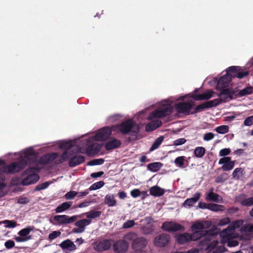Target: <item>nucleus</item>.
<instances>
[{
	"instance_id": "obj_55",
	"label": "nucleus",
	"mask_w": 253,
	"mask_h": 253,
	"mask_svg": "<svg viewBox=\"0 0 253 253\" xmlns=\"http://www.w3.org/2000/svg\"><path fill=\"white\" fill-rule=\"evenodd\" d=\"M230 222V219L229 217H225L220 219L218 223V225L220 226H224L228 224Z\"/></svg>"
},
{
	"instance_id": "obj_20",
	"label": "nucleus",
	"mask_w": 253,
	"mask_h": 253,
	"mask_svg": "<svg viewBox=\"0 0 253 253\" xmlns=\"http://www.w3.org/2000/svg\"><path fill=\"white\" fill-rule=\"evenodd\" d=\"M121 145V142L119 139L112 137L110 140L107 142L105 145V148L106 150H111L119 148Z\"/></svg>"
},
{
	"instance_id": "obj_63",
	"label": "nucleus",
	"mask_w": 253,
	"mask_h": 253,
	"mask_svg": "<svg viewBox=\"0 0 253 253\" xmlns=\"http://www.w3.org/2000/svg\"><path fill=\"white\" fill-rule=\"evenodd\" d=\"M104 174V172L102 171L93 172L90 174V176L92 178H97L102 176Z\"/></svg>"
},
{
	"instance_id": "obj_7",
	"label": "nucleus",
	"mask_w": 253,
	"mask_h": 253,
	"mask_svg": "<svg viewBox=\"0 0 253 253\" xmlns=\"http://www.w3.org/2000/svg\"><path fill=\"white\" fill-rule=\"evenodd\" d=\"M194 105V102L191 100L188 102L176 103L174 107L175 110L178 113L189 115L191 114V112L190 111Z\"/></svg>"
},
{
	"instance_id": "obj_36",
	"label": "nucleus",
	"mask_w": 253,
	"mask_h": 253,
	"mask_svg": "<svg viewBox=\"0 0 253 253\" xmlns=\"http://www.w3.org/2000/svg\"><path fill=\"white\" fill-rule=\"evenodd\" d=\"M91 222V220L89 219H83L77 221L75 223V225L78 227H80V229H84L86 226L89 225Z\"/></svg>"
},
{
	"instance_id": "obj_31",
	"label": "nucleus",
	"mask_w": 253,
	"mask_h": 253,
	"mask_svg": "<svg viewBox=\"0 0 253 253\" xmlns=\"http://www.w3.org/2000/svg\"><path fill=\"white\" fill-rule=\"evenodd\" d=\"M213 191V188L210 189V191L206 196V199L208 201L218 202L219 201V195L216 193H214Z\"/></svg>"
},
{
	"instance_id": "obj_21",
	"label": "nucleus",
	"mask_w": 253,
	"mask_h": 253,
	"mask_svg": "<svg viewBox=\"0 0 253 253\" xmlns=\"http://www.w3.org/2000/svg\"><path fill=\"white\" fill-rule=\"evenodd\" d=\"M213 93L212 90H208L202 94H194L192 97L195 100H208L212 97Z\"/></svg>"
},
{
	"instance_id": "obj_3",
	"label": "nucleus",
	"mask_w": 253,
	"mask_h": 253,
	"mask_svg": "<svg viewBox=\"0 0 253 253\" xmlns=\"http://www.w3.org/2000/svg\"><path fill=\"white\" fill-rule=\"evenodd\" d=\"M234 92L229 89L223 90L218 94V98L207 101L209 108L215 107L222 102H226L233 99Z\"/></svg>"
},
{
	"instance_id": "obj_60",
	"label": "nucleus",
	"mask_w": 253,
	"mask_h": 253,
	"mask_svg": "<svg viewBox=\"0 0 253 253\" xmlns=\"http://www.w3.org/2000/svg\"><path fill=\"white\" fill-rule=\"evenodd\" d=\"M214 134L212 132L206 133L204 136V140L205 141H210L214 138Z\"/></svg>"
},
{
	"instance_id": "obj_24",
	"label": "nucleus",
	"mask_w": 253,
	"mask_h": 253,
	"mask_svg": "<svg viewBox=\"0 0 253 253\" xmlns=\"http://www.w3.org/2000/svg\"><path fill=\"white\" fill-rule=\"evenodd\" d=\"M60 247L63 250L73 251L76 250V247L74 243L69 239H67L59 244Z\"/></svg>"
},
{
	"instance_id": "obj_2",
	"label": "nucleus",
	"mask_w": 253,
	"mask_h": 253,
	"mask_svg": "<svg viewBox=\"0 0 253 253\" xmlns=\"http://www.w3.org/2000/svg\"><path fill=\"white\" fill-rule=\"evenodd\" d=\"M122 134L136 136L140 131V127L132 119H128L115 126Z\"/></svg>"
},
{
	"instance_id": "obj_11",
	"label": "nucleus",
	"mask_w": 253,
	"mask_h": 253,
	"mask_svg": "<svg viewBox=\"0 0 253 253\" xmlns=\"http://www.w3.org/2000/svg\"><path fill=\"white\" fill-rule=\"evenodd\" d=\"M228 72H230L232 78L243 79L249 74V71H245L240 66H230L228 67Z\"/></svg>"
},
{
	"instance_id": "obj_41",
	"label": "nucleus",
	"mask_w": 253,
	"mask_h": 253,
	"mask_svg": "<svg viewBox=\"0 0 253 253\" xmlns=\"http://www.w3.org/2000/svg\"><path fill=\"white\" fill-rule=\"evenodd\" d=\"M244 170L241 168L235 169L232 173L233 178L239 179L243 174Z\"/></svg>"
},
{
	"instance_id": "obj_61",
	"label": "nucleus",
	"mask_w": 253,
	"mask_h": 253,
	"mask_svg": "<svg viewBox=\"0 0 253 253\" xmlns=\"http://www.w3.org/2000/svg\"><path fill=\"white\" fill-rule=\"evenodd\" d=\"M210 204H207L204 202H200L198 204V208L202 209L210 210Z\"/></svg>"
},
{
	"instance_id": "obj_48",
	"label": "nucleus",
	"mask_w": 253,
	"mask_h": 253,
	"mask_svg": "<svg viewBox=\"0 0 253 253\" xmlns=\"http://www.w3.org/2000/svg\"><path fill=\"white\" fill-rule=\"evenodd\" d=\"M137 235L134 232H129L127 234H126L124 236V240L125 241H133L136 239L137 237Z\"/></svg>"
},
{
	"instance_id": "obj_15",
	"label": "nucleus",
	"mask_w": 253,
	"mask_h": 253,
	"mask_svg": "<svg viewBox=\"0 0 253 253\" xmlns=\"http://www.w3.org/2000/svg\"><path fill=\"white\" fill-rule=\"evenodd\" d=\"M53 219L58 224H64L74 222L76 219V216L69 217L67 215H57L53 217Z\"/></svg>"
},
{
	"instance_id": "obj_26",
	"label": "nucleus",
	"mask_w": 253,
	"mask_h": 253,
	"mask_svg": "<svg viewBox=\"0 0 253 253\" xmlns=\"http://www.w3.org/2000/svg\"><path fill=\"white\" fill-rule=\"evenodd\" d=\"M236 90H238V91L235 94H233V96H235V98L241 97L252 94L253 93V87L251 86H249L240 90H239L237 88Z\"/></svg>"
},
{
	"instance_id": "obj_13",
	"label": "nucleus",
	"mask_w": 253,
	"mask_h": 253,
	"mask_svg": "<svg viewBox=\"0 0 253 253\" xmlns=\"http://www.w3.org/2000/svg\"><path fill=\"white\" fill-rule=\"evenodd\" d=\"M112 131L109 126L104 127L98 131L94 136L95 139L98 141L106 140L111 136Z\"/></svg>"
},
{
	"instance_id": "obj_5",
	"label": "nucleus",
	"mask_w": 253,
	"mask_h": 253,
	"mask_svg": "<svg viewBox=\"0 0 253 253\" xmlns=\"http://www.w3.org/2000/svg\"><path fill=\"white\" fill-rule=\"evenodd\" d=\"M232 78V76L231 73L228 72V68L226 70V74L221 77L218 81L216 86L217 89L219 90L220 92L223 90L229 89L231 91H233L234 92V94H235L238 91V90H236L237 87H236L235 89L227 88L231 81Z\"/></svg>"
},
{
	"instance_id": "obj_49",
	"label": "nucleus",
	"mask_w": 253,
	"mask_h": 253,
	"mask_svg": "<svg viewBox=\"0 0 253 253\" xmlns=\"http://www.w3.org/2000/svg\"><path fill=\"white\" fill-rule=\"evenodd\" d=\"M136 224L133 220H128L123 225V228L128 229L132 227Z\"/></svg>"
},
{
	"instance_id": "obj_17",
	"label": "nucleus",
	"mask_w": 253,
	"mask_h": 253,
	"mask_svg": "<svg viewBox=\"0 0 253 253\" xmlns=\"http://www.w3.org/2000/svg\"><path fill=\"white\" fill-rule=\"evenodd\" d=\"M58 156V153H48L42 156L39 160V163L41 165L48 164L54 160H55Z\"/></svg>"
},
{
	"instance_id": "obj_27",
	"label": "nucleus",
	"mask_w": 253,
	"mask_h": 253,
	"mask_svg": "<svg viewBox=\"0 0 253 253\" xmlns=\"http://www.w3.org/2000/svg\"><path fill=\"white\" fill-rule=\"evenodd\" d=\"M150 194L155 197H160L163 196L165 193V190L160 187L158 186H153L149 189Z\"/></svg>"
},
{
	"instance_id": "obj_1",
	"label": "nucleus",
	"mask_w": 253,
	"mask_h": 253,
	"mask_svg": "<svg viewBox=\"0 0 253 253\" xmlns=\"http://www.w3.org/2000/svg\"><path fill=\"white\" fill-rule=\"evenodd\" d=\"M24 159L3 166L1 171L7 174H12L22 170L27 165L28 161H31V157L35 155V153L32 149H28L24 152Z\"/></svg>"
},
{
	"instance_id": "obj_64",
	"label": "nucleus",
	"mask_w": 253,
	"mask_h": 253,
	"mask_svg": "<svg viewBox=\"0 0 253 253\" xmlns=\"http://www.w3.org/2000/svg\"><path fill=\"white\" fill-rule=\"evenodd\" d=\"M60 157L62 159V160H63L64 162L66 161L69 159L70 160V159L71 158L69 157V155L68 154L67 151H64L63 153L61 154Z\"/></svg>"
},
{
	"instance_id": "obj_54",
	"label": "nucleus",
	"mask_w": 253,
	"mask_h": 253,
	"mask_svg": "<svg viewBox=\"0 0 253 253\" xmlns=\"http://www.w3.org/2000/svg\"><path fill=\"white\" fill-rule=\"evenodd\" d=\"M130 195L134 198H137L141 195V191L138 189H134L130 191Z\"/></svg>"
},
{
	"instance_id": "obj_23",
	"label": "nucleus",
	"mask_w": 253,
	"mask_h": 253,
	"mask_svg": "<svg viewBox=\"0 0 253 253\" xmlns=\"http://www.w3.org/2000/svg\"><path fill=\"white\" fill-rule=\"evenodd\" d=\"M176 242L178 244L182 245L187 243L191 239L190 238L189 233H183L175 236Z\"/></svg>"
},
{
	"instance_id": "obj_34",
	"label": "nucleus",
	"mask_w": 253,
	"mask_h": 253,
	"mask_svg": "<svg viewBox=\"0 0 253 253\" xmlns=\"http://www.w3.org/2000/svg\"><path fill=\"white\" fill-rule=\"evenodd\" d=\"M71 206V202H64L61 205H59L55 209V212L56 213L62 212L67 209H68Z\"/></svg>"
},
{
	"instance_id": "obj_8",
	"label": "nucleus",
	"mask_w": 253,
	"mask_h": 253,
	"mask_svg": "<svg viewBox=\"0 0 253 253\" xmlns=\"http://www.w3.org/2000/svg\"><path fill=\"white\" fill-rule=\"evenodd\" d=\"M161 228L163 231L169 232H175L178 231H184L185 230L183 226L173 221L164 222L161 226Z\"/></svg>"
},
{
	"instance_id": "obj_43",
	"label": "nucleus",
	"mask_w": 253,
	"mask_h": 253,
	"mask_svg": "<svg viewBox=\"0 0 253 253\" xmlns=\"http://www.w3.org/2000/svg\"><path fill=\"white\" fill-rule=\"evenodd\" d=\"M1 223L5 224L6 228H14L16 226L17 223L14 220H4L0 222V224Z\"/></svg>"
},
{
	"instance_id": "obj_38",
	"label": "nucleus",
	"mask_w": 253,
	"mask_h": 253,
	"mask_svg": "<svg viewBox=\"0 0 253 253\" xmlns=\"http://www.w3.org/2000/svg\"><path fill=\"white\" fill-rule=\"evenodd\" d=\"M105 203L109 207H113L116 205V200L113 195H107L105 198Z\"/></svg>"
},
{
	"instance_id": "obj_59",
	"label": "nucleus",
	"mask_w": 253,
	"mask_h": 253,
	"mask_svg": "<svg viewBox=\"0 0 253 253\" xmlns=\"http://www.w3.org/2000/svg\"><path fill=\"white\" fill-rule=\"evenodd\" d=\"M253 124V116L247 117L244 122V124L246 126H250Z\"/></svg>"
},
{
	"instance_id": "obj_44",
	"label": "nucleus",
	"mask_w": 253,
	"mask_h": 253,
	"mask_svg": "<svg viewBox=\"0 0 253 253\" xmlns=\"http://www.w3.org/2000/svg\"><path fill=\"white\" fill-rule=\"evenodd\" d=\"M215 130L218 133L225 134L228 132L229 126L226 125H222L217 127Z\"/></svg>"
},
{
	"instance_id": "obj_28",
	"label": "nucleus",
	"mask_w": 253,
	"mask_h": 253,
	"mask_svg": "<svg viewBox=\"0 0 253 253\" xmlns=\"http://www.w3.org/2000/svg\"><path fill=\"white\" fill-rule=\"evenodd\" d=\"M201 194L200 193H196L193 197L191 198L187 199L184 202L183 205L185 207L193 206L200 199Z\"/></svg>"
},
{
	"instance_id": "obj_45",
	"label": "nucleus",
	"mask_w": 253,
	"mask_h": 253,
	"mask_svg": "<svg viewBox=\"0 0 253 253\" xmlns=\"http://www.w3.org/2000/svg\"><path fill=\"white\" fill-rule=\"evenodd\" d=\"M104 182L102 181L95 182L92 184L89 188L90 191L99 189L104 185Z\"/></svg>"
},
{
	"instance_id": "obj_14",
	"label": "nucleus",
	"mask_w": 253,
	"mask_h": 253,
	"mask_svg": "<svg viewBox=\"0 0 253 253\" xmlns=\"http://www.w3.org/2000/svg\"><path fill=\"white\" fill-rule=\"evenodd\" d=\"M128 244L125 240L117 241L113 245V249L116 253H125L128 249Z\"/></svg>"
},
{
	"instance_id": "obj_12",
	"label": "nucleus",
	"mask_w": 253,
	"mask_h": 253,
	"mask_svg": "<svg viewBox=\"0 0 253 253\" xmlns=\"http://www.w3.org/2000/svg\"><path fill=\"white\" fill-rule=\"evenodd\" d=\"M170 240V236L166 233H162L155 237L154 239V245L158 247H165L169 243Z\"/></svg>"
},
{
	"instance_id": "obj_6",
	"label": "nucleus",
	"mask_w": 253,
	"mask_h": 253,
	"mask_svg": "<svg viewBox=\"0 0 253 253\" xmlns=\"http://www.w3.org/2000/svg\"><path fill=\"white\" fill-rule=\"evenodd\" d=\"M173 111V107L170 104L164 105L159 108L154 110L149 119H158L164 118L170 115Z\"/></svg>"
},
{
	"instance_id": "obj_57",
	"label": "nucleus",
	"mask_w": 253,
	"mask_h": 253,
	"mask_svg": "<svg viewBox=\"0 0 253 253\" xmlns=\"http://www.w3.org/2000/svg\"><path fill=\"white\" fill-rule=\"evenodd\" d=\"M4 246L7 249H11L15 246V243L13 241L9 240L5 242Z\"/></svg>"
},
{
	"instance_id": "obj_39",
	"label": "nucleus",
	"mask_w": 253,
	"mask_h": 253,
	"mask_svg": "<svg viewBox=\"0 0 253 253\" xmlns=\"http://www.w3.org/2000/svg\"><path fill=\"white\" fill-rule=\"evenodd\" d=\"M225 207L223 205L211 203L210 206V210L213 211H223Z\"/></svg>"
},
{
	"instance_id": "obj_22",
	"label": "nucleus",
	"mask_w": 253,
	"mask_h": 253,
	"mask_svg": "<svg viewBox=\"0 0 253 253\" xmlns=\"http://www.w3.org/2000/svg\"><path fill=\"white\" fill-rule=\"evenodd\" d=\"M162 125L161 121L156 119L151 121L145 126V130L147 132L152 131L161 126Z\"/></svg>"
},
{
	"instance_id": "obj_30",
	"label": "nucleus",
	"mask_w": 253,
	"mask_h": 253,
	"mask_svg": "<svg viewBox=\"0 0 253 253\" xmlns=\"http://www.w3.org/2000/svg\"><path fill=\"white\" fill-rule=\"evenodd\" d=\"M242 197H245V195L243 194L239 197V202L242 206L251 207L253 206V197L244 199H242Z\"/></svg>"
},
{
	"instance_id": "obj_32",
	"label": "nucleus",
	"mask_w": 253,
	"mask_h": 253,
	"mask_svg": "<svg viewBox=\"0 0 253 253\" xmlns=\"http://www.w3.org/2000/svg\"><path fill=\"white\" fill-rule=\"evenodd\" d=\"M163 166V164L160 162H154L150 163L147 165V169L153 172L159 171Z\"/></svg>"
},
{
	"instance_id": "obj_42",
	"label": "nucleus",
	"mask_w": 253,
	"mask_h": 253,
	"mask_svg": "<svg viewBox=\"0 0 253 253\" xmlns=\"http://www.w3.org/2000/svg\"><path fill=\"white\" fill-rule=\"evenodd\" d=\"M86 217L88 218H89V219L90 218L94 219V218L99 217L101 214V211H91L90 212L86 213Z\"/></svg>"
},
{
	"instance_id": "obj_9",
	"label": "nucleus",
	"mask_w": 253,
	"mask_h": 253,
	"mask_svg": "<svg viewBox=\"0 0 253 253\" xmlns=\"http://www.w3.org/2000/svg\"><path fill=\"white\" fill-rule=\"evenodd\" d=\"M147 245V241L143 237H137L135 239L132 243V248L135 253H146L143 250Z\"/></svg>"
},
{
	"instance_id": "obj_25",
	"label": "nucleus",
	"mask_w": 253,
	"mask_h": 253,
	"mask_svg": "<svg viewBox=\"0 0 253 253\" xmlns=\"http://www.w3.org/2000/svg\"><path fill=\"white\" fill-rule=\"evenodd\" d=\"M100 150V146L97 143H94L88 146L86 149V153L89 156H93L97 154Z\"/></svg>"
},
{
	"instance_id": "obj_53",
	"label": "nucleus",
	"mask_w": 253,
	"mask_h": 253,
	"mask_svg": "<svg viewBox=\"0 0 253 253\" xmlns=\"http://www.w3.org/2000/svg\"><path fill=\"white\" fill-rule=\"evenodd\" d=\"M231 150L229 148H224L220 150L219 155L220 157H224L230 154Z\"/></svg>"
},
{
	"instance_id": "obj_29",
	"label": "nucleus",
	"mask_w": 253,
	"mask_h": 253,
	"mask_svg": "<svg viewBox=\"0 0 253 253\" xmlns=\"http://www.w3.org/2000/svg\"><path fill=\"white\" fill-rule=\"evenodd\" d=\"M204 223L207 224L206 227H205L204 224L203 223L200 222L195 223L191 227L192 230L193 231L197 230L198 231L203 230V229L209 228L211 226V221H205Z\"/></svg>"
},
{
	"instance_id": "obj_4",
	"label": "nucleus",
	"mask_w": 253,
	"mask_h": 253,
	"mask_svg": "<svg viewBox=\"0 0 253 253\" xmlns=\"http://www.w3.org/2000/svg\"><path fill=\"white\" fill-rule=\"evenodd\" d=\"M39 169L36 167H29L23 172V175H27L22 181L23 185H28L37 182L39 179V175L36 172H39Z\"/></svg>"
},
{
	"instance_id": "obj_40",
	"label": "nucleus",
	"mask_w": 253,
	"mask_h": 253,
	"mask_svg": "<svg viewBox=\"0 0 253 253\" xmlns=\"http://www.w3.org/2000/svg\"><path fill=\"white\" fill-rule=\"evenodd\" d=\"M209 108L207 102L197 106L194 111L191 112V114H194L199 112L203 111L205 109Z\"/></svg>"
},
{
	"instance_id": "obj_62",
	"label": "nucleus",
	"mask_w": 253,
	"mask_h": 253,
	"mask_svg": "<svg viewBox=\"0 0 253 253\" xmlns=\"http://www.w3.org/2000/svg\"><path fill=\"white\" fill-rule=\"evenodd\" d=\"M73 146L72 142H66L63 143L61 147L62 148L66 149H69L71 148Z\"/></svg>"
},
{
	"instance_id": "obj_56",
	"label": "nucleus",
	"mask_w": 253,
	"mask_h": 253,
	"mask_svg": "<svg viewBox=\"0 0 253 253\" xmlns=\"http://www.w3.org/2000/svg\"><path fill=\"white\" fill-rule=\"evenodd\" d=\"M186 142V140L184 138H181L175 140L173 142V144L175 146H179L184 144Z\"/></svg>"
},
{
	"instance_id": "obj_35",
	"label": "nucleus",
	"mask_w": 253,
	"mask_h": 253,
	"mask_svg": "<svg viewBox=\"0 0 253 253\" xmlns=\"http://www.w3.org/2000/svg\"><path fill=\"white\" fill-rule=\"evenodd\" d=\"M209 233H212L214 235V237L211 238V240H206L207 241H211L210 243H206L207 244L208 249L211 251V250L213 249L214 248H215V247L218 244L219 242L217 240L214 239L215 236H216V235L215 233L211 232H209Z\"/></svg>"
},
{
	"instance_id": "obj_19",
	"label": "nucleus",
	"mask_w": 253,
	"mask_h": 253,
	"mask_svg": "<svg viewBox=\"0 0 253 253\" xmlns=\"http://www.w3.org/2000/svg\"><path fill=\"white\" fill-rule=\"evenodd\" d=\"M111 246V241L107 239L99 242L95 247V249L98 252L108 250Z\"/></svg>"
},
{
	"instance_id": "obj_33",
	"label": "nucleus",
	"mask_w": 253,
	"mask_h": 253,
	"mask_svg": "<svg viewBox=\"0 0 253 253\" xmlns=\"http://www.w3.org/2000/svg\"><path fill=\"white\" fill-rule=\"evenodd\" d=\"M164 136H160L158 138H157L152 144L151 147L149 149V151L152 152L155 150L156 149H158L160 147L161 144L162 143V142L164 141Z\"/></svg>"
},
{
	"instance_id": "obj_46",
	"label": "nucleus",
	"mask_w": 253,
	"mask_h": 253,
	"mask_svg": "<svg viewBox=\"0 0 253 253\" xmlns=\"http://www.w3.org/2000/svg\"><path fill=\"white\" fill-rule=\"evenodd\" d=\"M32 230H33V227H32L31 226H29L27 228L22 229L20 231H19V232H18V234L20 236L25 237L27 236Z\"/></svg>"
},
{
	"instance_id": "obj_58",
	"label": "nucleus",
	"mask_w": 253,
	"mask_h": 253,
	"mask_svg": "<svg viewBox=\"0 0 253 253\" xmlns=\"http://www.w3.org/2000/svg\"><path fill=\"white\" fill-rule=\"evenodd\" d=\"M49 183L45 182L41 184H39L36 188V190H41L47 188L49 186Z\"/></svg>"
},
{
	"instance_id": "obj_18",
	"label": "nucleus",
	"mask_w": 253,
	"mask_h": 253,
	"mask_svg": "<svg viewBox=\"0 0 253 253\" xmlns=\"http://www.w3.org/2000/svg\"><path fill=\"white\" fill-rule=\"evenodd\" d=\"M84 161L85 158L84 156L75 155L70 158L68 165L70 167L73 168L83 163Z\"/></svg>"
},
{
	"instance_id": "obj_37",
	"label": "nucleus",
	"mask_w": 253,
	"mask_h": 253,
	"mask_svg": "<svg viewBox=\"0 0 253 253\" xmlns=\"http://www.w3.org/2000/svg\"><path fill=\"white\" fill-rule=\"evenodd\" d=\"M206 149L202 146H198L196 147L194 150V156L198 158H202L205 154Z\"/></svg>"
},
{
	"instance_id": "obj_16",
	"label": "nucleus",
	"mask_w": 253,
	"mask_h": 253,
	"mask_svg": "<svg viewBox=\"0 0 253 253\" xmlns=\"http://www.w3.org/2000/svg\"><path fill=\"white\" fill-rule=\"evenodd\" d=\"M218 164L219 165L223 164L221 169L224 171H228L232 169L235 166V161H231V159L229 157H225L221 158Z\"/></svg>"
},
{
	"instance_id": "obj_50",
	"label": "nucleus",
	"mask_w": 253,
	"mask_h": 253,
	"mask_svg": "<svg viewBox=\"0 0 253 253\" xmlns=\"http://www.w3.org/2000/svg\"><path fill=\"white\" fill-rule=\"evenodd\" d=\"M184 156H180V157H177L175 159L174 163L179 167L182 168L184 166Z\"/></svg>"
},
{
	"instance_id": "obj_51",
	"label": "nucleus",
	"mask_w": 253,
	"mask_h": 253,
	"mask_svg": "<svg viewBox=\"0 0 253 253\" xmlns=\"http://www.w3.org/2000/svg\"><path fill=\"white\" fill-rule=\"evenodd\" d=\"M78 193L75 191H71L67 192L65 195V198L67 200H71L74 199L76 196L78 195Z\"/></svg>"
},
{
	"instance_id": "obj_47",
	"label": "nucleus",
	"mask_w": 253,
	"mask_h": 253,
	"mask_svg": "<svg viewBox=\"0 0 253 253\" xmlns=\"http://www.w3.org/2000/svg\"><path fill=\"white\" fill-rule=\"evenodd\" d=\"M104 162V160L102 159H97L91 160L88 162L87 165L88 166H95V165H102Z\"/></svg>"
},
{
	"instance_id": "obj_52",
	"label": "nucleus",
	"mask_w": 253,
	"mask_h": 253,
	"mask_svg": "<svg viewBox=\"0 0 253 253\" xmlns=\"http://www.w3.org/2000/svg\"><path fill=\"white\" fill-rule=\"evenodd\" d=\"M60 235L61 232L60 231H54L49 234L48 239L52 240L59 237Z\"/></svg>"
},
{
	"instance_id": "obj_10",
	"label": "nucleus",
	"mask_w": 253,
	"mask_h": 253,
	"mask_svg": "<svg viewBox=\"0 0 253 253\" xmlns=\"http://www.w3.org/2000/svg\"><path fill=\"white\" fill-rule=\"evenodd\" d=\"M191 241H196L199 240L202 237H204L206 240H211V238H213L214 235L212 233H209L207 230L195 231L192 234L189 233Z\"/></svg>"
}]
</instances>
